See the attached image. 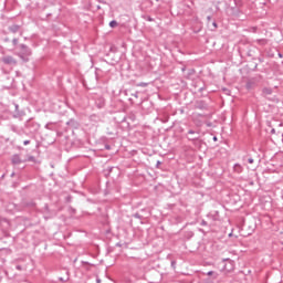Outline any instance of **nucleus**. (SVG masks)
<instances>
[{"label": "nucleus", "instance_id": "obj_6", "mask_svg": "<svg viewBox=\"0 0 283 283\" xmlns=\"http://www.w3.org/2000/svg\"><path fill=\"white\" fill-rule=\"evenodd\" d=\"M243 169H244V168H242V165H240V164H235V165L233 166V171H234L235 174H242Z\"/></svg>", "mask_w": 283, "mask_h": 283}, {"label": "nucleus", "instance_id": "obj_17", "mask_svg": "<svg viewBox=\"0 0 283 283\" xmlns=\"http://www.w3.org/2000/svg\"><path fill=\"white\" fill-rule=\"evenodd\" d=\"M189 140H198V137H190Z\"/></svg>", "mask_w": 283, "mask_h": 283}, {"label": "nucleus", "instance_id": "obj_28", "mask_svg": "<svg viewBox=\"0 0 283 283\" xmlns=\"http://www.w3.org/2000/svg\"><path fill=\"white\" fill-rule=\"evenodd\" d=\"M213 140H217V137H213Z\"/></svg>", "mask_w": 283, "mask_h": 283}, {"label": "nucleus", "instance_id": "obj_13", "mask_svg": "<svg viewBox=\"0 0 283 283\" xmlns=\"http://www.w3.org/2000/svg\"><path fill=\"white\" fill-rule=\"evenodd\" d=\"M28 160H29V163H34V156H30V157L28 158Z\"/></svg>", "mask_w": 283, "mask_h": 283}, {"label": "nucleus", "instance_id": "obj_27", "mask_svg": "<svg viewBox=\"0 0 283 283\" xmlns=\"http://www.w3.org/2000/svg\"><path fill=\"white\" fill-rule=\"evenodd\" d=\"M158 165H160V161H157V167H158Z\"/></svg>", "mask_w": 283, "mask_h": 283}, {"label": "nucleus", "instance_id": "obj_16", "mask_svg": "<svg viewBox=\"0 0 283 283\" xmlns=\"http://www.w3.org/2000/svg\"><path fill=\"white\" fill-rule=\"evenodd\" d=\"M201 227H207V221L202 220L201 221Z\"/></svg>", "mask_w": 283, "mask_h": 283}, {"label": "nucleus", "instance_id": "obj_10", "mask_svg": "<svg viewBox=\"0 0 283 283\" xmlns=\"http://www.w3.org/2000/svg\"><path fill=\"white\" fill-rule=\"evenodd\" d=\"M137 87H147V83L142 82V83L137 84Z\"/></svg>", "mask_w": 283, "mask_h": 283}, {"label": "nucleus", "instance_id": "obj_26", "mask_svg": "<svg viewBox=\"0 0 283 283\" xmlns=\"http://www.w3.org/2000/svg\"><path fill=\"white\" fill-rule=\"evenodd\" d=\"M15 109H19V104H15Z\"/></svg>", "mask_w": 283, "mask_h": 283}, {"label": "nucleus", "instance_id": "obj_20", "mask_svg": "<svg viewBox=\"0 0 283 283\" xmlns=\"http://www.w3.org/2000/svg\"><path fill=\"white\" fill-rule=\"evenodd\" d=\"M207 275H213V271H209Z\"/></svg>", "mask_w": 283, "mask_h": 283}, {"label": "nucleus", "instance_id": "obj_5", "mask_svg": "<svg viewBox=\"0 0 283 283\" xmlns=\"http://www.w3.org/2000/svg\"><path fill=\"white\" fill-rule=\"evenodd\" d=\"M9 30L13 34H17V32H19V30H21V27L19 24H13V25L9 27Z\"/></svg>", "mask_w": 283, "mask_h": 283}, {"label": "nucleus", "instance_id": "obj_15", "mask_svg": "<svg viewBox=\"0 0 283 283\" xmlns=\"http://www.w3.org/2000/svg\"><path fill=\"white\" fill-rule=\"evenodd\" d=\"M0 222H8V219L0 217Z\"/></svg>", "mask_w": 283, "mask_h": 283}, {"label": "nucleus", "instance_id": "obj_9", "mask_svg": "<svg viewBox=\"0 0 283 283\" xmlns=\"http://www.w3.org/2000/svg\"><path fill=\"white\" fill-rule=\"evenodd\" d=\"M116 25H118V22H116V20L109 22V28H116Z\"/></svg>", "mask_w": 283, "mask_h": 283}, {"label": "nucleus", "instance_id": "obj_21", "mask_svg": "<svg viewBox=\"0 0 283 283\" xmlns=\"http://www.w3.org/2000/svg\"><path fill=\"white\" fill-rule=\"evenodd\" d=\"M213 28H218V23L213 22L212 23Z\"/></svg>", "mask_w": 283, "mask_h": 283}, {"label": "nucleus", "instance_id": "obj_2", "mask_svg": "<svg viewBox=\"0 0 283 283\" xmlns=\"http://www.w3.org/2000/svg\"><path fill=\"white\" fill-rule=\"evenodd\" d=\"M223 262V271H226V273H231V271L235 269V262L233 260L224 259Z\"/></svg>", "mask_w": 283, "mask_h": 283}, {"label": "nucleus", "instance_id": "obj_18", "mask_svg": "<svg viewBox=\"0 0 283 283\" xmlns=\"http://www.w3.org/2000/svg\"><path fill=\"white\" fill-rule=\"evenodd\" d=\"M23 145H30V140H28V139L24 140V142H23Z\"/></svg>", "mask_w": 283, "mask_h": 283}, {"label": "nucleus", "instance_id": "obj_4", "mask_svg": "<svg viewBox=\"0 0 283 283\" xmlns=\"http://www.w3.org/2000/svg\"><path fill=\"white\" fill-rule=\"evenodd\" d=\"M11 163H12V165H21V163H23V160L21 159V157L19 155H13L11 158Z\"/></svg>", "mask_w": 283, "mask_h": 283}, {"label": "nucleus", "instance_id": "obj_23", "mask_svg": "<svg viewBox=\"0 0 283 283\" xmlns=\"http://www.w3.org/2000/svg\"><path fill=\"white\" fill-rule=\"evenodd\" d=\"M279 57H280V59H283V54H282V53H279Z\"/></svg>", "mask_w": 283, "mask_h": 283}, {"label": "nucleus", "instance_id": "obj_7", "mask_svg": "<svg viewBox=\"0 0 283 283\" xmlns=\"http://www.w3.org/2000/svg\"><path fill=\"white\" fill-rule=\"evenodd\" d=\"M256 43H258V45H266V43H269V40H266V39H259V40H256Z\"/></svg>", "mask_w": 283, "mask_h": 283}, {"label": "nucleus", "instance_id": "obj_19", "mask_svg": "<svg viewBox=\"0 0 283 283\" xmlns=\"http://www.w3.org/2000/svg\"><path fill=\"white\" fill-rule=\"evenodd\" d=\"M188 134H196V132L190 129V130H188Z\"/></svg>", "mask_w": 283, "mask_h": 283}, {"label": "nucleus", "instance_id": "obj_3", "mask_svg": "<svg viewBox=\"0 0 283 283\" xmlns=\"http://www.w3.org/2000/svg\"><path fill=\"white\" fill-rule=\"evenodd\" d=\"M2 63H4V65H11V67L17 66V59H14L11 55H6L2 57Z\"/></svg>", "mask_w": 283, "mask_h": 283}, {"label": "nucleus", "instance_id": "obj_11", "mask_svg": "<svg viewBox=\"0 0 283 283\" xmlns=\"http://www.w3.org/2000/svg\"><path fill=\"white\" fill-rule=\"evenodd\" d=\"M12 43H13V45H19V39L14 38V39L12 40Z\"/></svg>", "mask_w": 283, "mask_h": 283}, {"label": "nucleus", "instance_id": "obj_22", "mask_svg": "<svg viewBox=\"0 0 283 283\" xmlns=\"http://www.w3.org/2000/svg\"><path fill=\"white\" fill-rule=\"evenodd\" d=\"M207 20H208V21H211V15H208V17H207Z\"/></svg>", "mask_w": 283, "mask_h": 283}, {"label": "nucleus", "instance_id": "obj_8", "mask_svg": "<svg viewBox=\"0 0 283 283\" xmlns=\"http://www.w3.org/2000/svg\"><path fill=\"white\" fill-rule=\"evenodd\" d=\"M264 96H271L273 94V90L271 88H263Z\"/></svg>", "mask_w": 283, "mask_h": 283}, {"label": "nucleus", "instance_id": "obj_12", "mask_svg": "<svg viewBox=\"0 0 283 283\" xmlns=\"http://www.w3.org/2000/svg\"><path fill=\"white\" fill-rule=\"evenodd\" d=\"M134 218H137L138 220H140L143 218V216H140V213H135Z\"/></svg>", "mask_w": 283, "mask_h": 283}, {"label": "nucleus", "instance_id": "obj_25", "mask_svg": "<svg viewBox=\"0 0 283 283\" xmlns=\"http://www.w3.org/2000/svg\"><path fill=\"white\" fill-rule=\"evenodd\" d=\"M96 283H101V279H96Z\"/></svg>", "mask_w": 283, "mask_h": 283}, {"label": "nucleus", "instance_id": "obj_24", "mask_svg": "<svg viewBox=\"0 0 283 283\" xmlns=\"http://www.w3.org/2000/svg\"><path fill=\"white\" fill-rule=\"evenodd\" d=\"M18 271H21V265H17Z\"/></svg>", "mask_w": 283, "mask_h": 283}, {"label": "nucleus", "instance_id": "obj_14", "mask_svg": "<svg viewBox=\"0 0 283 283\" xmlns=\"http://www.w3.org/2000/svg\"><path fill=\"white\" fill-rule=\"evenodd\" d=\"M248 163H249L250 165H253V163H254L253 158H249V159H248Z\"/></svg>", "mask_w": 283, "mask_h": 283}, {"label": "nucleus", "instance_id": "obj_1", "mask_svg": "<svg viewBox=\"0 0 283 283\" xmlns=\"http://www.w3.org/2000/svg\"><path fill=\"white\" fill-rule=\"evenodd\" d=\"M20 52L17 53V56L23 61V63H28L30 61V56H32V50L28 48L25 44H20Z\"/></svg>", "mask_w": 283, "mask_h": 283}]
</instances>
